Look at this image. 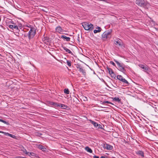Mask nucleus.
Instances as JSON below:
<instances>
[{"instance_id":"obj_35","label":"nucleus","mask_w":158,"mask_h":158,"mask_svg":"<svg viewBox=\"0 0 158 158\" xmlns=\"http://www.w3.org/2000/svg\"><path fill=\"white\" fill-rule=\"evenodd\" d=\"M93 158H99V157L98 156L95 155L93 156Z\"/></svg>"},{"instance_id":"obj_17","label":"nucleus","mask_w":158,"mask_h":158,"mask_svg":"<svg viewBox=\"0 0 158 158\" xmlns=\"http://www.w3.org/2000/svg\"><path fill=\"white\" fill-rule=\"evenodd\" d=\"M38 148L40 149L41 150L43 151H45L46 150V148L43 145H39L38 146Z\"/></svg>"},{"instance_id":"obj_5","label":"nucleus","mask_w":158,"mask_h":158,"mask_svg":"<svg viewBox=\"0 0 158 158\" xmlns=\"http://www.w3.org/2000/svg\"><path fill=\"white\" fill-rule=\"evenodd\" d=\"M135 3L139 6L141 7H144L147 5L146 3L145 2L144 0H136Z\"/></svg>"},{"instance_id":"obj_36","label":"nucleus","mask_w":158,"mask_h":158,"mask_svg":"<svg viewBox=\"0 0 158 158\" xmlns=\"http://www.w3.org/2000/svg\"><path fill=\"white\" fill-rule=\"evenodd\" d=\"M10 23H12L14 24V22L13 21H12V20H11L10 21Z\"/></svg>"},{"instance_id":"obj_8","label":"nucleus","mask_w":158,"mask_h":158,"mask_svg":"<svg viewBox=\"0 0 158 158\" xmlns=\"http://www.w3.org/2000/svg\"><path fill=\"white\" fill-rule=\"evenodd\" d=\"M139 67L143 69V71L147 73H148L149 72V68L147 66L143 64H139Z\"/></svg>"},{"instance_id":"obj_34","label":"nucleus","mask_w":158,"mask_h":158,"mask_svg":"<svg viewBox=\"0 0 158 158\" xmlns=\"http://www.w3.org/2000/svg\"><path fill=\"white\" fill-rule=\"evenodd\" d=\"M110 64L113 65L114 66H115V64L113 62L111 61L110 62Z\"/></svg>"},{"instance_id":"obj_19","label":"nucleus","mask_w":158,"mask_h":158,"mask_svg":"<svg viewBox=\"0 0 158 158\" xmlns=\"http://www.w3.org/2000/svg\"><path fill=\"white\" fill-rule=\"evenodd\" d=\"M5 135H6L10 136V137H11L12 138H15V137H16L14 135H12V134H10L8 133H5Z\"/></svg>"},{"instance_id":"obj_21","label":"nucleus","mask_w":158,"mask_h":158,"mask_svg":"<svg viewBox=\"0 0 158 158\" xmlns=\"http://www.w3.org/2000/svg\"><path fill=\"white\" fill-rule=\"evenodd\" d=\"M113 100L119 102L121 101V99L118 97H115L113 98Z\"/></svg>"},{"instance_id":"obj_40","label":"nucleus","mask_w":158,"mask_h":158,"mask_svg":"<svg viewBox=\"0 0 158 158\" xmlns=\"http://www.w3.org/2000/svg\"><path fill=\"white\" fill-rule=\"evenodd\" d=\"M1 18L0 17V21H1Z\"/></svg>"},{"instance_id":"obj_2","label":"nucleus","mask_w":158,"mask_h":158,"mask_svg":"<svg viewBox=\"0 0 158 158\" xmlns=\"http://www.w3.org/2000/svg\"><path fill=\"white\" fill-rule=\"evenodd\" d=\"M35 34V28L31 27L28 32L27 35L29 40L33 38Z\"/></svg>"},{"instance_id":"obj_24","label":"nucleus","mask_w":158,"mask_h":158,"mask_svg":"<svg viewBox=\"0 0 158 158\" xmlns=\"http://www.w3.org/2000/svg\"><path fill=\"white\" fill-rule=\"evenodd\" d=\"M64 93L66 94H69V91L68 89H65L64 90Z\"/></svg>"},{"instance_id":"obj_18","label":"nucleus","mask_w":158,"mask_h":158,"mask_svg":"<svg viewBox=\"0 0 158 158\" xmlns=\"http://www.w3.org/2000/svg\"><path fill=\"white\" fill-rule=\"evenodd\" d=\"M85 149L87 152L90 153H92L93 152L91 149L88 146L86 147L85 148Z\"/></svg>"},{"instance_id":"obj_22","label":"nucleus","mask_w":158,"mask_h":158,"mask_svg":"<svg viewBox=\"0 0 158 158\" xmlns=\"http://www.w3.org/2000/svg\"><path fill=\"white\" fill-rule=\"evenodd\" d=\"M60 107L62 109H66L68 107L67 106L63 104H60Z\"/></svg>"},{"instance_id":"obj_25","label":"nucleus","mask_w":158,"mask_h":158,"mask_svg":"<svg viewBox=\"0 0 158 158\" xmlns=\"http://www.w3.org/2000/svg\"><path fill=\"white\" fill-rule=\"evenodd\" d=\"M102 104L105 103H107L110 104L112 105H114V104L113 103H112L111 102H110L108 101H102Z\"/></svg>"},{"instance_id":"obj_11","label":"nucleus","mask_w":158,"mask_h":158,"mask_svg":"<svg viewBox=\"0 0 158 158\" xmlns=\"http://www.w3.org/2000/svg\"><path fill=\"white\" fill-rule=\"evenodd\" d=\"M62 47L63 48V49L66 51V52H67L71 54L72 55H73L74 56V55L73 54L71 51L69 49L66 48L64 46H62Z\"/></svg>"},{"instance_id":"obj_20","label":"nucleus","mask_w":158,"mask_h":158,"mask_svg":"<svg viewBox=\"0 0 158 158\" xmlns=\"http://www.w3.org/2000/svg\"><path fill=\"white\" fill-rule=\"evenodd\" d=\"M97 28L98 29V30H94V33H97L98 32H100L101 31V29L100 28V27H98Z\"/></svg>"},{"instance_id":"obj_28","label":"nucleus","mask_w":158,"mask_h":158,"mask_svg":"<svg viewBox=\"0 0 158 158\" xmlns=\"http://www.w3.org/2000/svg\"><path fill=\"white\" fill-rule=\"evenodd\" d=\"M76 67L77 69H79V70H80V69H81L82 68L81 65L79 64H77L76 65Z\"/></svg>"},{"instance_id":"obj_27","label":"nucleus","mask_w":158,"mask_h":158,"mask_svg":"<svg viewBox=\"0 0 158 158\" xmlns=\"http://www.w3.org/2000/svg\"><path fill=\"white\" fill-rule=\"evenodd\" d=\"M22 151L24 153H25L26 154H29V152H27L26 150L25 149H23V150H22Z\"/></svg>"},{"instance_id":"obj_43","label":"nucleus","mask_w":158,"mask_h":158,"mask_svg":"<svg viewBox=\"0 0 158 158\" xmlns=\"http://www.w3.org/2000/svg\"><path fill=\"white\" fill-rule=\"evenodd\" d=\"M157 44L158 45V43H157Z\"/></svg>"},{"instance_id":"obj_26","label":"nucleus","mask_w":158,"mask_h":158,"mask_svg":"<svg viewBox=\"0 0 158 158\" xmlns=\"http://www.w3.org/2000/svg\"><path fill=\"white\" fill-rule=\"evenodd\" d=\"M44 41L48 42L49 41V38L48 37H44Z\"/></svg>"},{"instance_id":"obj_6","label":"nucleus","mask_w":158,"mask_h":158,"mask_svg":"<svg viewBox=\"0 0 158 158\" xmlns=\"http://www.w3.org/2000/svg\"><path fill=\"white\" fill-rule=\"evenodd\" d=\"M10 28L12 29L13 30H14L16 31V32H18L20 31V30L19 29L18 26L15 25V24L13 25H9L8 26Z\"/></svg>"},{"instance_id":"obj_1","label":"nucleus","mask_w":158,"mask_h":158,"mask_svg":"<svg viewBox=\"0 0 158 158\" xmlns=\"http://www.w3.org/2000/svg\"><path fill=\"white\" fill-rule=\"evenodd\" d=\"M82 25L85 30L92 31L94 28L93 25L89 23L83 22L82 23Z\"/></svg>"},{"instance_id":"obj_10","label":"nucleus","mask_w":158,"mask_h":158,"mask_svg":"<svg viewBox=\"0 0 158 158\" xmlns=\"http://www.w3.org/2000/svg\"><path fill=\"white\" fill-rule=\"evenodd\" d=\"M104 147L108 150H112L113 149L112 146L107 144H106L104 145Z\"/></svg>"},{"instance_id":"obj_37","label":"nucleus","mask_w":158,"mask_h":158,"mask_svg":"<svg viewBox=\"0 0 158 158\" xmlns=\"http://www.w3.org/2000/svg\"><path fill=\"white\" fill-rule=\"evenodd\" d=\"M23 157H22V156H17L16 158H23Z\"/></svg>"},{"instance_id":"obj_31","label":"nucleus","mask_w":158,"mask_h":158,"mask_svg":"<svg viewBox=\"0 0 158 158\" xmlns=\"http://www.w3.org/2000/svg\"><path fill=\"white\" fill-rule=\"evenodd\" d=\"M98 129L101 128L102 129V126L100 124H98V126H97V127Z\"/></svg>"},{"instance_id":"obj_23","label":"nucleus","mask_w":158,"mask_h":158,"mask_svg":"<svg viewBox=\"0 0 158 158\" xmlns=\"http://www.w3.org/2000/svg\"><path fill=\"white\" fill-rule=\"evenodd\" d=\"M79 71L80 72H81L84 75H85L86 72H85V70L82 68L79 70Z\"/></svg>"},{"instance_id":"obj_13","label":"nucleus","mask_w":158,"mask_h":158,"mask_svg":"<svg viewBox=\"0 0 158 158\" xmlns=\"http://www.w3.org/2000/svg\"><path fill=\"white\" fill-rule=\"evenodd\" d=\"M114 43L117 45L122 46V42H121L119 40L117 41H115Z\"/></svg>"},{"instance_id":"obj_30","label":"nucleus","mask_w":158,"mask_h":158,"mask_svg":"<svg viewBox=\"0 0 158 158\" xmlns=\"http://www.w3.org/2000/svg\"><path fill=\"white\" fill-rule=\"evenodd\" d=\"M67 65L69 66H70L71 65V63L70 61H69V60H67Z\"/></svg>"},{"instance_id":"obj_41","label":"nucleus","mask_w":158,"mask_h":158,"mask_svg":"<svg viewBox=\"0 0 158 158\" xmlns=\"http://www.w3.org/2000/svg\"><path fill=\"white\" fill-rule=\"evenodd\" d=\"M43 10V11H44L45 12H47V11H44V10Z\"/></svg>"},{"instance_id":"obj_16","label":"nucleus","mask_w":158,"mask_h":158,"mask_svg":"<svg viewBox=\"0 0 158 158\" xmlns=\"http://www.w3.org/2000/svg\"><path fill=\"white\" fill-rule=\"evenodd\" d=\"M108 69L109 74H110L111 75L112 77V76H114V72H113L112 69H111L110 68H108Z\"/></svg>"},{"instance_id":"obj_33","label":"nucleus","mask_w":158,"mask_h":158,"mask_svg":"<svg viewBox=\"0 0 158 158\" xmlns=\"http://www.w3.org/2000/svg\"><path fill=\"white\" fill-rule=\"evenodd\" d=\"M54 104L55 105V106L57 107H60V104L58 103H55Z\"/></svg>"},{"instance_id":"obj_7","label":"nucleus","mask_w":158,"mask_h":158,"mask_svg":"<svg viewBox=\"0 0 158 158\" xmlns=\"http://www.w3.org/2000/svg\"><path fill=\"white\" fill-rule=\"evenodd\" d=\"M117 78L120 81L122 82L124 84H128L129 83L121 75H118L117 77Z\"/></svg>"},{"instance_id":"obj_29","label":"nucleus","mask_w":158,"mask_h":158,"mask_svg":"<svg viewBox=\"0 0 158 158\" xmlns=\"http://www.w3.org/2000/svg\"><path fill=\"white\" fill-rule=\"evenodd\" d=\"M1 122L2 123H4L5 124H6L7 125H9V123H8L2 119L1 120Z\"/></svg>"},{"instance_id":"obj_38","label":"nucleus","mask_w":158,"mask_h":158,"mask_svg":"<svg viewBox=\"0 0 158 158\" xmlns=\"http://www.w3.org/2000/svg\"><path fill=\"white\" fill-rule=\"evenodd\" d=\"M79 35H78V38H77V40L79 42Z\"/></svg>"},{"instance_id":"obj_15","label":"nucleus","mask_w":158,"mask_h":158,"mask_svg":"<svg viewBox=\"0 0 158 158\" xmlns=\"http://www.w3.org/2000/svg\"><path fill=\"white\" fill-rule=\"evenodd\" d=\"M136 154L139 155L142 157H144V153L142 151L139 150L136 152Z\"/></svg>"},{"instance_id":"obj_42","label":"nucleus","mask_w":158,"mask_h":158,"mask_svg":"<svg viewBox=\"0 0 158 158\" xmlns=\"http://www.w3.org/2000/svg\"><path fill=\"white\" fill-rule=\"evenodd\" d=\"M1 119H0V122H1Z\"/></svg>"},{"instance_id":"obj_9","label":"nucleus","mask_w":158,"mask_h":158,"mask_svg":"<svg viewBox=\"0 0 158 158\" xmlns=\"http://www.w3.org/2000/svg\"><path fill=\"white\" fill-rule=\"evenodd\" d=\"M55 30L56 32L59 33H60L61 32H62L63 31V30L62 28L61 27L59 26L56 27Z\"/></svg>"},{"instance_id":"obj_39","label":"nucleus","mask_w":158,"mask_h":158,"mask_svg":"<svg viewBox=\"0 0 158 158\" xmlns=\"http://www.w3.org/2000/svg\"><path fill=\"white\" fill-rule=\"evenodd\" d=\"M0 133H4V134H5V133L6 132H3V131H0Z\"/></svg>"},{"instance_id":"obj_4","label":"nucleus","mask_w":158,"mask_h":158,"mask_svg":"<svg viewBox=\"0 0 158 158\" xmlns=\"http://www.w3.org/2000/svg\"><path fill=\"white\" fill-rule=\"evenodd\" d=\"M115 62L118 65L119 69L125 73L126 70L124 69L125 65L123 63H120L117 60H115Z\"/></svg>"},{"instance_id":"obj_3","label":"nucleus","mask_w":158,"mask_h":158,"mask_svg":"<svg viewBox=\"0 0 158 158\" xmlns=\"http://www.w3.org/2000/svg\"><path fill=\"white\" fill-rule=\"evenodd\" d=\"M111 31H105L102 35V39L105 40L107 38H110L111 37Z\"/></svg>"},{"instance_id":"obj_32","label":"nucleus","mask_w":158,"mask_h":158,"mask_svg":"<svg viewBox=\"0 0 158 158\" xmlns=\"http://www.w3.org/2000/svg\"><path fill=\"white\" fill-rule=\"evenodd\" d=\"M29 156H34V153L32 152H29V154H28Z\"/></svg>"},{"instance_id":"obj_14","label":"nucleus","mask_w":158,"mask_h":158,"mask_svg":"<svg viewBox=\"0 0 158 158\" xmlns=\"http://www.w3.org/2000/svg\"><path fill=\"white\" fill-rule=\"evenodd\" d=\"M61 38L64 39L66 41H69L70 40V38L69 37H67L64 35H62L61 36Z\"/></svg>"},{"instance_id":"obj_12","label":"nucleus","mask_w":158,"mask_h":158,"mask_svg":"<svg viewBox=\"0 0 158 158\" xmlns=\"http://www.w3.org/2000/svg\"><path fill=\"white\" fill-rule=\"evenodd\" d=\"M89 121H90V123H92V124H93L94 125V127H95L97 128V126H98V124L96 122L92 121L91 119L89 120Z\"/></svg>"}]
</instances>
